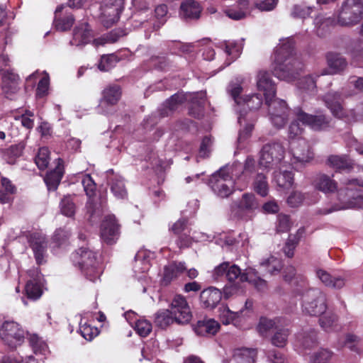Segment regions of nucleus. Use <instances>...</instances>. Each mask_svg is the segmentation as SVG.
I'll return each instance as SVG.
<instances>
[{
  "label": "nucleus",
  "instance_id": "nucleus-56",
  "mask_svg": "<svg viewBox=\"0 0 363 363\" xmlns=\"http://www.w3.org/2000/svg\"><path fill=\"white\" fill-rule=\"evenodd\" d=\"M79 333L84 339L91 340L99 335V330L97 328L92 327L90 324L85 323L80 325Z\"/></svg>",
  "mask_w": 363,
  "mask_h": 363
},
{
  "label": "nucleus",
  "instance_id": "nucleus-24",
  "mask_svg": "<svg viewBox=\"0 0 363 363\" xmlns=\"http://www.w3.org/2000/svg\"><path fill=\"white\" fill-rule=\"evenodd\" d=\"M64 173V161L62 159L58 158L55 169L48 172L44 178L48 191H55L57 189Z\"/></svg>",
  "mask_w": 363,
  "mask_h": 363
},
{
  "label": "nucleus",
  "instance_id": "nucleus-7",
  "mask_svg": "<svg viewBox=\"0 0 363 363\" xmlns=\"http://www.w3.org/2000/svg\"><path fill=\"white\" fill-rule=\"evenodd\" d=\"M82 184L86 195L89 198L86 203V214L89 216L88 220L91 223H95L102 216L106 207V201H103L101 199L99 202L94 200L96 184L90 174L83 177Z\"/></svg>",
  "mask_w": 363,
  "mask_h": 363
},
{
  "label": "nucleus",
  "instance_id": "nucleus-19",
  "mask_svg": "<svg viewBox=\"0 0 363 363\" xmlns=\"http://www.w3.org/2000/svg\"><path fill=\"white\" fill-rule=\"evenodd\" d=\"M30 279L27 281L24 291L26 297L30 300H37L43 294L42 274L40 268L36 267L28 272Z\"/></svg>",
  "mask_w": 363,
  "mask_h": 363
},
{
  "label": "nucleus",
  "instance_id": "nucleus-29",
  "mask_svg": "<svg viewBox=\"0 0 363 363\" xmlns=\"http://www.w3.org/2000/svg\"><path fill=\"white\" fill-rule=\"evenodd\" d=\"M329 70H324L321 74H336L342 72L347 66L346 60L340 54L330 52L327 55Z\"/></svg>",
  "mask_w": 363,
  "mask_h": 363
},
{
  "label": "nucleus",
  "instance_id": "nucleus-21",
  "mask_svg": "<svg viewBox=\"0 0 363 363\" xmlns=\"http://www.w3.org/2000/svg\"><path fill=\"white\" fill-rule=\"evenodd\" d=\"M21 79L12 69H6L1 74V90L6 98L16 94L20 89Z\"/></svg>",
  "mask_w": 363,
  "mask_h": 363
},
{
  "label": "nucleus",
  "instance_id": "nucleus-55",
  "mask_svg": "<svg viewBox=\"0 0 363 363\" xmlns=\"http://www.w3.org/2000/svg\"><path fill=\"white\" fill-rule=\"evenodd\" d=\"M289 335L287 329L278 330L272 337V343L276 347H282L286 345Z\"/></svg>",
  "mask_w": 363,
  "mask_h": 363
},
{
  "label": "nucleus",
  "instance_id": "nucleus-36",
  "mask_svg": "<svg viewBox=\"0 0 363 363\" xmlns=\"http://www.w3.org/2000/svg\"><path fill=\"white\" fill-rule=\"evenodd\" d=\"M314 186L315 189L324 193L334 192L337 188V182L324 174L317 175Z\"/></svg>",
  "mask_w": 363,
  "mask_h": 363
},
{
  "label": "nucleus",
  "instance_id": "nucleus-20",
  "mask_svg": "<svg viewBox=\"0 0 363 363\" xmlns=\"http://www.w3.org/2000/svg\"><path fill=\"white\" fill-rule=\"evenodd\" d=\"M28 243L33 252L36 264L40 266L45 263V257L48 249L46 237L41 233H33L28 238Z\"/></svg>",
  "mask_w": 363,
  "mask_h": 363
},
{
  "label": "nucleus",
  "instance_id": "nucleus-41",
  "mask_svg": "<svg viewBox=\"0 0 363 363\" xmlns=\"http://www.w3.org/2000/svg\"><path fill=\"white\" fill-rule=\"evenodd\" d=\"M174 322L176 319L169 309L160 310L155 315V325L161 329H166Z\"/></svg>",
  "mask_w": 363,
  "mask_h": 363
},
{
  "label": "nucleus",
  "instance_id": "nucleus-64",
  "mask_svg": "<svg viewBox=\"0 0 363 363\" xmlns=\"http://www.w3.org/2000/svg\"><path fill=\"white\" fill-rule=\"evenodd\" d=\"M299 87L306 91H313L316 87L315 81L312 76H306L301 79Z\"/></svg>",
  "mask_w": 363,
  "mask_h": 363
},
{
  "label": "nucleus",
  "instance_id": "nucleus-62",
  "mask_svg": "<svg viewBox=\"0 0 363 363\" xmlns=\"http://www.w3.org/2000/svg\"><path fill=\"white\" fill-rule=\"evenodd\" d=\"M27 338L35 353L43 348L45 343L38 335L28 334Z\"/></svg>",
  "mask_w": 363,
  "mask_h": 363
},
{
  "label": "nucleus",
  "instance_id": "nucleus-59",
  "mask_svg": "<svg viewBox=\"0 0 363 363\" xmlns=\"http://www.w3.org/2000/svg\"><path fill=\"white\" fill-rule=\"evenodd\" d=\"M337 316L334 314L325 315L320 318L319 322L321 328L325 331H331L336 325Z\"/></svg>",
  "mask_w": 363,
  "mask_h": 363
},
{
  "label": "nucleus",
  "instance_id": "nucleus-47",
  "mask_svg": "<svg viewBox=\"0 0 363 363\" xmlns=\"http://www.w3.org/2000/svg\"><path fill=\"white\" fill-rule=\"evenodd\" d=\"M49 162L50 151L48 148L46 147H40L35 157V163L39 169L44 170L48 167Z\"/></svg>",
  "mask_w": 363,
  "mask_h": 363
},
{
  "label": "nucleus",
  "instance_id": "nucleus-11",
  "mask_svg": "<svg viewBox=\"0 0 363 363\" xmlns=\"http://www.w3.org/2000/svg\"><path fill=\"white\" fill-rule=\"evenodd\" d=\"M363 18L362 0H345L337 16V23L340 26L357 24Z\"/></svg>",
  "mask_w": 363,
  "mask_h": 363
},
{
  "label": "nucleus",
  "instance_id": "nucleus-5",
  "mask_svg": "<svg viewBox=\"0 0 363 363\" xmlns=\"http://www.w3.org/2000/svg\"><path fill=\"white\" fill-rule=\"evenodd\" d=\"M242 86L238 82H230L227 87V91L233 99L237 106L238 112V121L243 129L239 131L238 142L241 143L250 136V123L248 122V111L250 110V96H240L242 92Z\"/></svg>",
  "mask_w": 363,
  "mask_h": 363
},
{
  "label": "nucleus",
  "instance_id": "nucleus-46",
  "mask_svg": "<svg viewBox=\"0 0 363 363\" xmlns=\"http://www.w3.org/2000/svg\"><path fill=\"white\" fill-rule=\"evenodd\" d=\"M136 333L141 337H147L152 330V323L146 320L138 319L133 326Z\"/></svg>",
  "mask_w": 363,
  "mask_h": 363
},
{
  "label": "nucleus",
  "instance_id": "nucleus-34",
  "mask_svg": "<svg viewBox=\"0 0 363 363\" xmlns=\"http://www.w3.org/2000/svg\"><path fill=\"white\" fill-rule=\"evenodd\" d=\"M122 90L119 85L113 84L108 86L102 92L101 103L108 106H115L120 101Z\"/></svg>",
  "mask_w": 363,
  "mask_h": 363
},
{
  "label": "nucleus",
  "instance_id": "nucleus-15",
  "mask_svg": "<svg viewBox=\"0 0 363 363\" xmlns=\"http://www.w3.org/2000/svg\"><path fill=\"white\" fill-rule=\"evenodd\" d=\"M120 235V225L113 215H108L100 226V235L102 240L111 245L116 242Z\"/></svg>",
  "mask_w": 363,
  "mask_h": 363
},
{
  "label": "nucleus",
  "instance_id": "nucleus-49",
  "mask_svg": "<svg viewBox=\"0 0 363 363\" xmlns=\"http://www.w3.org/2000/svg\"><path fill=\"white\" fill-rule=\"evenodd\" d=\"M155 69L166 71L172 66V62L167 55H153L150 59Z\"/></svg>",
  "mask_w": 363,
  "mask_h": 363
},
{
  "label": "nucleus",
  "instance_id": "nucleus-28",
  "mask_svg": "<svg viewBox=\"0 0 363 363\" xmlns=\"http://www.w3.org/2000/svg\"><path fill=\"white\" fill-rule=\"evenodd\" d=\"M220 323L213 318L198 320L194 325L195 333L200 336L215 335L220 330Z\"/></svg>",
  "mask_w": 363,
  "mask_h": 363
},
{
  "label": "nucleus",
  "instance_id": "nucleus-10",
  "mask_svg": "<svg viewBox=\"0 0 363 363\" xmlns=\"http://www.w3.org/2000/svg\"><path fill=\"white\" fill-rule=\"evenodd\" d=\"M26 333L22 326L14 320H4L0 327V338L11 350L16 349L24 342Z\"/></svg>",
  "mask_w": 363,
  "mask_h": 363
},
{
  "label": "nucleus",
  "instance_id": "nucleus-2",
  "mask_svg": "<svg viewBox=\"0 0 363 363\" xmlns=\"http://www.w3.org/2000/svg\"><path fill=\"white\" fill-rule=\"evenodd\" d=\"M213 276L216 279L223 277H225L228 282L223 288L225 299L243 294L246 291L247 283L249 282L248 274L242 272L238 266L230 264L229 262H223L216 267Z\"/></svg>",
  "mask_w": 363,
  "mask_h": 363
},
{
  "label": "nucleus",
  "instance_id": "nucleus-43",
  "mask_svg": "<svg viewBox=\"0 0 363 363\" xmlns=\"http://www.w3.org/2000/svg\"><path fill=\"white\" fill-rule=\"evenodd\" d=\"M121 60L122 57L118 52L104 55L101 57L98 68L102 72H108L116 67Z\"/></svg>",
  "mask_w": 363,
  "mask_h": 363
},
{
  "label": "nucleus",
  "instance_id": "nucleus-51",
  "mask_svg": "<svg viewBox=\"0 0 363 363\" xmlns=\"http://www.w3.org/2000/svg\"><path fill=\"white\" fill-rule=\"evenodd\" d=\"M125 35V32L123 29L116 28L103 35L101 38L97 39L100 44L104 45L105 43H114L117 42L121 37Z\"/></svg>",
  "mask_w": 363,
  "mask_h": 363
},
{
  "label": "nucleus",
  "instance_id": "nucleus-37",
  "mask_svg": "<svg viewBox=\"0 0 363 363\" xmlns=\"http://www.w3.org/2000/svg\"><path fill=\"white\" fill-rule=\"evenodd\" d=\"M24 149L25 145L23 143L12 145L3 150L2 157L8 164H14L17 159L22 155Z\"/></svg>",
  "mask_w": 363,
  "mask_h": 363
},
{
  "label": "nucleus",
  "instance_id": "nucleus-53",
  "mask_svg": "<svg viewBox=\"0 0 363 363\" xmlns=\"http://www.w3.org/2000/svg\"><path fill=\"white\" fill-rule=\"evenodd\" d=\"M333 356V352L327 349H321L315 352L310 359V363H328Z\"/></svg>",
  "mask_w": 363,
  "mask_h": 363
},
{
  "label": "nucleus",
  "instance_id": "nucleus-31",
  "mask_svg": "<svg viewBox=\"0 0 363 363\" xmlns=\"http://www.w3.org/2000/svg\"><path fill=\"white\" fill-rule=\"evenodd\" d=\"M315 274L325 286L340 289L345 285V279L343 277H333L324 269H316Z\"/></svg>",
  "mask_w": 363,
  "mask_h": 363
},
{
  "label": "nucleus",
  "instance_id": "nucleus-16",
  "mask_svg": "<svg viewBox=\"0 0 363 363\" xmlns=\"http://www.w3.org/2000/svg\"><path fill=\"white\" fill-rule=\"evenodd\" d=\"M294 113L297 120L301 121L303 125H308L313 130H320L330 126V118L323 114H308L299 107L294 108Z\"/></svg>",
  "mask_w": 363,
  "mask_h": 363
},
{
  "label": "nucleus",
  "instance_id": "nucleus-57",
  "mask_svg": "<svg viewBox=\"0 0 363 363\" xmlns=\"http://www.w3.org/2000/svg\"><path fill=\"white\" fill-rule=\"evenodd\" d=\"M291 227V222L289 216L285 214H279L276 225V230L277 233H286Z\"/></svg>",
  "mask_w": 363,
  "mask_h": 363
},
{
  "label": "nucleus",
  "instance_id": "nucleus-42",
  "mask_svg": "<svg viewBox=\"0 0 363 363\" xmlns=\"http://www.w3.org/2000/svg\"><path fill=\"white\" fill-rule=\"evenodd\" d=\"M328 164L337 170L350 169L353 166V162L346 155H330Z\"/></svg>",
  "mask_w": 363,
  "mask_h": 363
},
{
  "label": "nucleus",
  "instance_id": "nucleus-52",
  "mask_svg": "<svg viewBox=\"0 0 363 363\" xmlns=\"http://www.w3.org/2000/svg\"><path fill=\"white\" fill-rule=\"evenodd\" d=\"M219 317L224 325H228L230 323L235 324L237 313L231 311L227 305H222L219 308Z\"/></svg>",
  "mask_w": 363,
  "mask_h": 363
},
{
  "label": "nucleus",
  "instance_id": "nucleus-58",
  "mask_svg": "<svg viewBox=\"0 0 363 363\" xmlns=\"http://www.w3.org/2000/svg\"><path fill=\"white\" fill-rule=\"evenodd\" d=\"M189 115L196 119H201L204 116V105L201 101H192L189 108Z\"/></svg>",
  "mask_w": 363,
  "mask_h": 363
},
{
  "label": "nucleus",
  "instance_id": "nucleus-25",
  "mask_svg": "<svg viewBox=\"0 0 363 363\" xmlns=\"http://www.w3.org/2000/svg\"><path fill=\"white\" fill-rule=\"evenodd\" d=\"M223 293L216 287L210 286L203 289L200 294V300L206 308L213 309L220 302Z\"/></svg>",
  "mask_w": 363,
  "mask_h": 363
},
{
  "label": "nucleus",
  "instance_id": "nucleus-4",
  "mask_svg": "<svg viewBox=\"0 0 363 363\" xmlns=\"http://www.w3.org/2000/svg\"><path fill=\"white\" fill-rule=\"evenodd\" d=\"M70 259L86 279L94 282L99 279L101 270L95 252L82 247L71 254Z\"/></svg>",
  "mask_w": 363,
  "mask_h": 363
},
{
  "label": "nucleus",
  "instance_id": "nucleus-17",
  "mask_svg": "<svg viewBox=\"0 0 363 363\" xmlns=\"http://www.w3.org/2000/svg\"><path fill=\"white\" fill-rule=\"evenodd\" d=\"M290 148L293 164H305L309 162L313 158V153L311 150L308 142L303 138L291 141Z\"/></svg>",
  "mask_w": 363,
  "mask_h": 363
},
{
  "label": "nucleus",
  "instance_id": "nucleus-23",
  "mask_svg": "<svg viewBox=\"0 0 363 363\" xmlns=\"http://www.w3.org/2000/svg\"><path fill=\"white\" fill-rule=\"evenodd\" d=\"M187 270L185 262L172 261L164 266L163 276L161 279L162 285L168 286Z\"/></svg>",
  "mask_w": 363,
  "mask_h": 363
},
{
  "label": "nucleus",
  "instance_id": "nucleus-39",
  "mask_svg": "<svg viewBox=\"0 0 363 363\" xmlns=\"http://www.w3.org/2000/svg\"><path fill=\"white\" fill-rule=\"evenodd\" d=\"M16 192V187L12 182L2 177L0 179V202L6 203L10 201L11 196Z\"/></svg>",
  "mask_w": 363,
  "mask_h": 363
},
{
  "label": "nucleus",
  "instance_id": "nucleus-45",
  "mask_svg": "<svg viewBox=\"0 0 363 363\" xmlns=\"http://www.w3.org/2000/svg\"><path fill=\"white\" fill-rule=\"evenodd\" d=\"M363 89V77H351L348 80L347 87L343 89L345 96L356 94Z\"/></svg>",
  "mask_w": 363,
  "mask_h": 363
},
{
  "label": "nucleus",
  "instance_id": "nucleus-33",
  "mask_svg": "<svg viewBox=\"0 0 363 363\" xmlns=\"http://www.w3.org/2000/svg\"><path fill=\"white\" fill-rule=\"evenodd\" d=\"M274 180L279 187L288 189L293 186L294 174L283 166L274 173Z\"/></svg>",
  "mask_w": 363,
  "mask_h": 363
},
{
  "label": "nucleus",
  "instance_id": "nucleus-3",
  "mask_svg": "<svg viewBox=\"0 0 363 363\" xmlns=\"http://www.w3.org/2000/svg\"><path fill=\"white\" fill-rule=\"evenodd\" d=\"M344 187L337 191L340 203L330 209H323L322 213L328 214L333 211L353 208H363V181L346 179L342 182Z\"/></svg>",
  "mask_w": 363,
  "mask_h": 363
},
{
  "label": "nucleus",
  "instance_id": "nucleus-30",
  "mask_svg": "<svg viewBox=\"0 0 363 363\" xmlns=\"http://www.w3.org/2000/svg\"><path fill=\"white\" fill-rule=\"evenodd\" d=\"M91 38V30L89 25L87 23H83L74 28L70 43L75 46L85 45L90 42Z\"/></svg>",
  "mask_w": 363,
  "mask_h": 363
},
{
  "label": "nucleus",
  "instance_id": "nucleus-18",
  "mask_svg": "<svg viewBox=\"0 0 363 363\" xmlns=\"http://www.w3.org/2000/svg\"><path fill=\"white\" fill-rule=\"evenodd\" d=\"M341 95L338 93H330L325 96V104L332 113L337 118H345L347 121L357 119L356 112L353 109L345 110L340 101Z\"/></svg>",
  "mask_w": 363,
  "mask_h": 363
},
{
  "label": "nucleus",
  "instance_id": "nucleus-35",
  "mask_svg": "<svg viewBox=\"0 0 363 363\" xmlns=\"http://www.w3.org/2000/svg\"><path fill=\"white\" fill-rule=\"evenodd\" d=\"M231 211L234 216L238 218H244L250 212V194L246 192L242 199L233 203Z\"/></svg>",
  "mask_w": 363,
  "mask_h": 363
},
{
  "label": "nucleus",
  "instance_id": "nucleus-48",
  "mask_svg": "<svg viewBox=\"0 0 363 363\" xmlns=\"http://www.w3.org/2000/svg\"><path fill=\"white\" fill-rule=\"evenodd\" d=\"M70 235L69 230L65 228H58L55 231L52 241L56 247H60L67 244Z\"/></svg>",
  "mask_w": 363,
  "mask_h": 363
},
{
  "label": "nucleus",
  "instance_id": "nucleus-1",
  "mask_svg": "<svg viewBox=\"0 0 363 363\" xmlns=\"http://www.w3.org/2000/svg\"><path fill=\"white\" fill-rule=\"evenodd\" d=\"M294 48L291 38L281 40L276 48L272 69L274 76L281 80H294L301 69V63L294 57Z\"/></svg>",
  "mask_w": 363,
  "mask_h": 363
},
{
  "label": "nucleus",
  "instance_id": "nucleus-61",
  "mask_svg": "<svg viewBox=\"0 0 363 363\" xmlns=\"http://www.w3.org/2000/svg\"><path fill=\"white\" fill-rule=\"evenodd\" d=\"M49 78L44 77L39 81L36 89V96L38 98H43L48 94Z\"/></svg>",
  "mask_w": 363,
  "mask_h": 363
},
{
  "label": "nucleus",
  "instance_id": "nucleus-12",
  "mask_svg": "<svg viewBox=\"0 0 363 363\" xmlns=\"http://www.w3.org/2000/svg\"><path fill=\"white\" fill-rule=\"evenodd\" d=\"M266 101L268 106L269 118L273 125L283 128L289 118V109L285 101L277 98H269Z\"/></svg>",
  "mask_w": 363,
  "mask_h": 363
},
{
  "label": "nucleus",
  "instance_id": "nucleus-9",
  "mask_svg": "<svg viewBox=\"0 0 363 363\" xmlns=\"http://www.w3.org/2000/svg\"><path fill=\"white\" fill-rule=\"evenodd\" d=\"M328 308L326 295L318 289H311L302 294V311L310 315H320Z\"/></svg>",
  "mask_w": 363,
  "mask_h": 363
},
{
  "label": "nucleus",
  "instance_id": "nucleus-63",
  "mask_svg": "<svg viewBox=\"0 0 363 363\" xmlns=\"http://www.w3.org/2000/svg\"><path fill=\"white\" fill-rule=\"evenodd\" d=\"M298 122L300 121L297 120V117L296 116V120L290 124L289 127V138L290 139H294L302 134L303 129L299 125Z\"/></svg>",
  "mask_w": 363,
  "mask_h": 363
},
{
  "label": "nucleus",
  "instance_id": "nucleus-22",
  "mask_svg": "<svg viewBox=\"0 0 363 363\" xmlns=\"http://www.w3.org/2000/svg\"><path fill=\"white\" fill-rule=\"evenodd\" d=\"M256 84L257 89L263 92L265 101H268L269 98L275 97L276 85L269 72L263 70L259 71L256 76Z\"/></svg>",
  "mask_w": 363,
  "mask_h": 363
},
{
  "label": "nucleus",
  "instance_id": "nucleus-26",
  "mask_svg": "<svg viewBox=\"0 0 363 363\" xmlns=\"http://www.w3.org/2000/svg\"><path fill=\"white\" fill-rule=\"evenodd\" d=\"M202 7L194 0H184L182 2L179 15L186 21L197 20L200 18Z\"/></svg>",
  "mask_w": 363,
  "mask_h": 363
},
{
  "label": "nucleus",
  "instance_id": "nucleus-44",
  "mask_svg": "<svg viewBox=\"0 0 363 363\" xmlns=\"http://www.w3.org/2000/svg\"><path fill=\"white\" fill-rule=\"evenodd\" d=\"M335 22H337V20L335 21L330 16H326L323 14L317 16L314 20V25L317 33L319 35H323L330 26L335 23Z\"/></svg>",
  "mask_w": 363,
  "mask_h": 363
},
{
  "label": "nucleus",
  "instance_id": "nucleus-40",
  "mask_svg": "<svg viewBox=\"0 0 363 363\" xmlns=\"http://www.w3.org/2000/svg\"><path fill=\"white\" fill-rule=\"evenodd\" d=\"M59 207L63 216L73 218L77 209V206L74 201V196L70 194L64 196L60 202Z\"/></svg>",
  "mask_w": 363,
  "mask_h": 363
},
{
  "label": "nucleus",
  "instance_id": "nucleus-13",
  "mask_svg": "<svg viewBox=\"0 0 363 363\" xmlns=\"http://www.w3.org/2000/svg\"><path fill=\"white\" fill-rule=\"evenodd\" d=\"M285 150L279 143H268L263 146L260 151L259 164L269 168L279 163L284 158Z\"/></svg>",
  "mask_w": 363,
  "mask_h": 363
},
{
  "label": "nucleus",
  "instance_id": "nucleus-8",
  "mask_svg": "<svg viewBox=\"0 0 363 363\" xmlns=\"http://www.w3.org/2000/svg\"><path fill=\"white\" fill-rule=\"evenodd\" d=\"M281 269V261L277 257L270 255L268 257L263 258L259 262L258 271L251 269V285H253L255 289L259 292L266 291L268 289L267 282L260 278L258 274L273 275L279 273Z\"/></svg>",
  "mask_w": 363,
  "mask_h": 363
},
{
  "label": "nucleus",
  "instance_id": "nucleus-14",
  "mask_svg": "<svg viewBox=\"0 0 363 363\" xmlns=\"http://www.w3.org/2000/svg\"><path fill=\"white\" fill-rule=\"evenodd\" d=\"M169 310L174 315L176 322L179 324L188 323L192 318L189 303L186 298L181 294L174 296Z\"/></svg>",
  "mask_w": 363,
  "mask_h": 363
},
{
  "label": "nucleus",
  "instance_id": "nucleus-6",
  "mask_svg": "<svg viewBox=\"0 0 363 363\" xmlns=\"http://www.w3.org/2000/svg\"><path fill=\"white\" fill-rule=\"evenodd\" d=\"M233 167L226 165L213 173L208 179V184L213 193L220 198H228L234 191L233 179Z\"/></svg>",
  "mask_w": 363,
  "mask_h": 363
},
{
  "label": "nucleus",
  "instance_id": "nucleus-27",
  "mask_svg": "<svg viewBox=\"0 0 363 363\" xmlns=\"http://www.w3.org/2000/svg\"><path fill=\"white\" fill-rule=\"evenodd\" d=\"M65 8L64 5L57 7L55 12L54 26L56 30L60 31H67L70 30L74 23V18L72 13H65L62 16V12Z\"/></svg>",
  "mask_w": 363,
  "mask_h": 363
},
{
  "label": "nucleus",
  "instance_id": "nucleus-54",
  "mask_svg": "<svg viewBox=\"0 0 363 363\" xmlns=\"http://www.w3.org/2000/svg\"><path fill=\"white\" fill-rule=\"evenodd\" d=\"M254 189L255 191L262 196H265L268 194V184L266 177L263 174H259L255 181Z\"/></svg>",
  "mask_w": 363,
  "mask_h": 363
},
{
  "label": "nucleus",
  "instance_id": "nucleus-32",
  "mask_svg": "<svg viewBox=\"0 0 363 363\" xmlns=\"http://www.w3.org/2000/svg\"><path fill=\"white\" fill-rule=\"evenodd\" d=\"M250 7L249 0H239L237 4L227 8L224 12L230 19L239 21L247 16V13Z\"/></svg>",
  "mask_w": 363,
  "mask_h": 363
},
{
  "label": "nucleus",
  "instance_id": "nucleus-50",
  "mask_svg": "<svg viewBox=\"0 0 363 363\" xmlns=\"http://www.w3.org/2000/svg\"><path fill=\"white\" fill-rule=\"evenodd\" d=\"M111 191L118 199H125L127 196V191L122 179L115 178L111 184Z\"/></svg>",
  "mask_w": 363,
  "mask_h": 363
},
{
  "label": "nucleus",
  "instance_id": "nucleus-38",
  "mask_svg": "<svg viewBox=\"0 0 363 363\" xmlns=\"http://www.w3.org/2000/svg\"><path fill=\"white\" fill-rule=\"evenodd\" d=\"M186 100L185 96L179 93L174 94L167 99L164 103V108L160 110V116L165 117L169 115L168 111L173 112L177 110L179 105L182 104Z\"/></svg>",
  "mask_w": 363,
  "mask_h": 363
},
{
  "label": "nucleus",
  "instance_id": "nucleus-60",
  "mask_svg": "<svg viewBox=\"0 0 363 363\" xmlns=\"http://www.w3.org/2000/svg\"><path fill=\"white\" fill-rule=\"evenodd\" d=\"M311 11V7L296 5L292 9L291 16L294 18H306L310 16Z\"/></svg>",
  "mask_w": 363,
  "mask_h": 363
}]
</instances>
